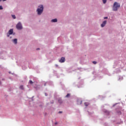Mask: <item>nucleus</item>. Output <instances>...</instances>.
<instances>
[{
    "instance_id": "22",
    "label": "nucleus",
    "mask_w": 126,
    "mask_h": 126,
    "mask_svg": "<svg viewBox=\"0 0 126 126\" xmlns=\"http://www.w3.org/2000/svg\"><path fill=\"white\" fill-rule=\"evenodd\" d=\"M37 50H40V49L39 48H37Z\"/></svg>"
},
{
    "instance_id": "13",
    "label": "nucleus",
    "mask_w": 126,
    "mask_h": 126,
    "mask_svg": "<svg viewBox=\"0 0 126 126\" xmlns=\"http://www.w3.org/2000/svg\"><path fill=\"white\" fill-rule=\"evenodd\" d=\"M102 1L103 3H106V2H107V0H102Z\"/></svg>"
},
{
    "instance_id": "6",
    "label": "nucleus",
    "mask_w": 126,
    "mask_h": 126,
    "mask_svg": "<svg viewBox=\"0 0 126 126\" xmlns=\"http://www.w3.org/2000/svg\"><path fill=\"white\" fill-rule=\"evenodd\" d=\"M107 24V21H104L103 22L102 24L101 25V27H105V25Z\"/></svg>"
},
{
    "instance_id": "14",
    "label": "nucleus",
    "mask_w": 126,
    "mask_h": 126,
    "mask_svg": "<svg viewBox=\"0 0 126 126\" xmlns=\"http://www.w3.org/2000/svg\"><path fill=\"white\" fill-rule=\"evenodd\" d=\"M20 89L23 90V86H21L20 87Z\"/></svg>"
},
{
    "instance_id": "17",
    "label": "nucleus",
    "mask_w": 126,
    "mask_h": 126,
    "mask_svg": "<svg viewBox=\"0 0 126 126\" xmlns=\"http://www.w3.org/2000/svg\"><path fill=\"white\" fill-rule=\"evenodd\" d=\"M104 19H108V17H105L104 18Z\"/></svg>"
},
{
    "instance_id": "12",
    "label": "nucleus",
    "mask_w": 126,
    "mask_h": 126,
    "mask_svg": "<svg viewBox=\"0 0 126 126\" xmlns=\"http://www.w3.org/2000/svg\"><path fill=\"white\" fill-rule=\"evenodd\" d=\"M29 83H30V84H33V81H32V80H30Z\"/></svg>"
},
{
    "instance_id": "2",
    "label": "nucleus",
    "mask_w": 126,
    "mask_h": 126,
    "mask_svg": "<svg viewBox=\"0 0 126 126\" xmlns=\"http://www.w3.org/2000/svg\"><path fill=\"white\" fill-rule=\"evenodd\" d=\"M43 10H44V7L43 6V5H39L37 9V14L39 15H41L43 12Z\"/></svg>"
},
{
    "instance_id": "11",
    "label": "nucleus",
    "mask_w": 126,
    "mask_h": 126,
    "mask_svg": "<svg viewBox=\"0 0 126 126\" xmlns=\"http://www.w3.org/2000/svg\"><path fill=\"white\" fill-rule=\"evenodd\" d=\"M12 17L14 19H15V18H16V17H15V15H12Z\"/></svg>"
},
{
    "instance_id": "8",
    "label": "nucleus",
    "mask_w": 126,
    "mask_h": 126,
    "mask_svg": "<svg viewBox=\"0 0 126 126\" xmlns=\"http://www.w3.org/2000/svg\"><path fill=\"white\" fill-rule=\"evenodd\" d=\"M58 19H54L51 20V22H57Z\"/></svg>"
},
{
    "instance_id": "3",
    "label": "nucleus",
    "mask_w": 126,
    "mask_h": 126,
    "mask_svg": "<svg viewBox=\"0 0 126 126\" xmlns=\"http://www.w3.org/2000/svg\"><path fill=\"white\" fill-rule=\"evenodd\" d=\"M16 28L18 30H21V29H22V25H21L20 22L17 24L16 25Z\"/></svg>"
},
{
    "instance_id": "5",
    "label": "nucleus",
    "mask_w": 126,
    "mask_h": 126,
    "mask_svg": "<svg viewBox=\"0 0 126 126\" xmlns=\"http://www.w3.org/2000/svg\"><path fill=\"white\" fill-rule=\"evenodd\" d=\"M64 62H65V59L64 58V57H62L61 58V59L59 60V62L60 63H64Z\"/></svg>"
},
{
    "instance_id": "4",
    "label": "nucleus",
    "mask_w": 126,
    "mask_h": 126,
    "mask_svg": "<svg viewBox=\"0 0 126 126\" xmlns=\"http://www.w3.org/2000/svg\"><path fill=\"white\" fill-rule=\"evenodd\" d=\"M13 33V29H10L9 32L7 34V37H9V35H11Z\"/></svg>"
},
{
    "instance_id": "10",
    "label": "nucleus",
    "mask_w": 126,
    "mask_h": 126,
    "mask_svg": "<svg viewBox=\"0 0 126 126\" xmlns=\"http://www.w3.org/2000/svg\"><path fill=\"white\" fill-rule=\"evenodd\" d=\"M69 96H70V94H67V95L65 96V97L66 98H68V97H69Z\"/></svg>"
},
{
    "instance_id": "16",
    "label": "nucleus",
    "mask_w": 126,
    "mask_h": 126,
    "mask_svg": "<svg viewBox=\"0 0 126 126\" xmlns=\"http://www.w3.org/2000/svg\"><path fill=\"white\" fill-rule=\"evenodd\" d=\"M3 8H2V6H0V9H2Z\"/></svg>"
},
{
    "instance_id": "9",
    "label": "nucleus",
    "mask_w": 126,
    "mask_h": 126,
    "mask_svg": "<svg viewBox=\"0 0 126 126\" xmlns=\"http://www.w3.org/2000/svg\"><path fill=\"white\" fill-rule=\"evenodd\" d=\"M84 105H85V106L86 107H87V106H89V103H88V102H85V103H84Z\"/></svg>"
},
{
    "instance_id": "1",
    "label": "nucleus",
    "mask_w": 126,
    "mask_h": 126,
    "mask_svg": "<svg viewBox=\"0 0 126 126\" xmlns=\"http://www.w3.org/2000/svg\"><path fill=\"white\" fill-rule=\"evenodd\" d=\"M121 7V5L120 3H118L117 2H115L113 4V6L112 7V10L113 11H118L119 8Z\"/></svg>"
},
{
    "instance_id": "19",
    "label": "nucleus",
    "mask_w": 126,
    "mask_h": 126,
    "mask_svg": "<svg viewBox=\"0 0 126 126\" xmlns=\"http://www.w3.org/2000/svg\"><path fill=\"white\" fill-rule=\"evenodd\" d=\"M1 0H2L3 1H5V0H0V1H1Z\"/></svg>"
},
{
    "instance_id": "21",
    "label": "nucleus",
    "mask_w": 126,
    "mask_h": 126,
    "mask_svg": "<svg viewBox=\"0 0 126 126\" xmlns=\"http://www.w3.org/2000/svg\"><path fill=\"white\" fill-rule=\"evenodd\" d=\"M0 84H1V81H0Z\"/></svg>"
},
{
    "instance_id": "20",
    "label": "nucleus",
    "mask_w": 126,
    "mask_h": 126,
    "mask_svg": "<svg viewBox=\"0 0 126 126\" xmlns=\"http://www.w3.org/2000/svg\"><path fill=\"white\" fill-rule=\"evenodd\" d=\"M45 96H48V94H47V93H45Z\"/></svg>"
},
{
    "instance_id": "7",
    "label": "nucleus",
    "mask_w": 126,
    "mask_h": 126,
    "mask_svg": "<svg viewBox=\"0 0 126 126\" xmlns=\"http://www.w3.org/2000/svg\"><path fill=\"white\" fill-rule=\"evenodd\" d=\"M14 44H17V39L15 38L13 40Z\"/></svg>"
},
{
    "instance_id": "15",
    "label": "nucleus",
    "mask_w": 126,
    "mask_h": 126,
    "mask_svg": "<svg viewBox=\"0 0 126 126\" xmlns=\"http://www.w3.org/2000/svg\"><path fill=\"white\" fill-rule=\"evenodd\" d=\"M93 63L94 64H96V63H97V62H95V61H94V62H93Z\"/></svg>"
},
{
    "instance_id": "18",
    "label": "nucleus",
    "mask_w": 126,
    "mask_h": 126,
    "mask_svg": "<svg viewBox=\"0 0 126 126\" xmlns=\"http://www.w3.org/2000/svg\"><path fill=\"white\" fill-rule=\"evenodd\" d=\"M62 113H63L62 111H59V114H62Z\"/></svg>"
}]
</instances>
